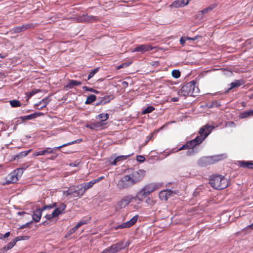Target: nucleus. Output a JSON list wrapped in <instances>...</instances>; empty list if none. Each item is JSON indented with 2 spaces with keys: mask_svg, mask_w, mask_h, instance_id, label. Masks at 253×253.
I'll use <instances>...</instances> for the list:
<instances>
[{
  "mask_svg": "<svg viewBox=\"0 0 253 253\" xmlns=\"http://www.w3.org/2000/svg\"><path fill=\"white\" fill-rule=\"evenodd\" d=\"M145 175L144 169L133 171L121 177L117 182V187L120 190L129 188L142 180Z\"/></svg>",
  "mask_w": 253,
  "mask_h": 253,
  "instance_id": "obj_1",
  "label": "nucleus"
},
{
  "mask_svg": "<svg viewBox=\"0 0 253 253\" xmlns=\"http://www.w3.org/2000/svg\"><path fill=\"white\" fill-rule=\"evenodd\" d=\"M214 128L213 126L208 124L203 126L199 131L200 136H197L195 138L186 142L189 149L193 148L201 143Z\"/></svg>",
  "mask_w": 253,
  "mask_h": 253,
  "instance_id": "obj_2",
  "label": "nucleus"
},
{
  "mask_svg": "<svg viewBox=\"0 0 253 253\" xmlns=\"http://www.w3.org/2000/svg\"><path fill=\"white\" fill-rule=\"evenodd\" d=\"M209 183L213 189L222 190L227 187L229 181L223 175L213 174L210 177Z\"/></svg>",
  "mask_w": 253,
  "mask_h": 253,
  "instance_id": "obj_3",
  "label": "nucleus"
},
{
  "mask_svg": "<svg viewBox=\"0 0 253 253\" xmlns=\"http://www.w3.org/2000/svg\"><path fill=\"white\" fill-rule=\"evenodd\" d=\"M196 84V82L194 81L187 83L181 87L178 91V94L180 96H196L200 90Z\"/></svg>",
  "mask_w": 253,
  "mask_h": 253,
  "instance_id": "obj_4",
  "label": "nucleus"
},
{
  "mask_svg": "<svg viewBox=\"0 0 253 253\" xmlns=\"http://www.w3.org/2000/svg\"><path fill=\"white\" fill-rule=\"evenodd\" d=\"M161 184L156 183H151L145 185L136 194L135 199L142 201L147 196L159 189Z\"/></svg>",
  "mask_w": 253,
  "mask_h": 253,
  "instance_id": "obj_5",
  "label": "nucleus"
},
{
  "mask_svg": "<svg viewBox=\"0 0 253 253\" xmlns=\"http://www.w3.org/2000/svg\"><path fill=\"white\" fill-rule=\"evenodd\" d=\"M82 141V139H77L74 141H72L71 142L65 143L60 146L58 147H55L54 148H50V147H46L44 148V149L35 152L33 154L34 156H43V155H47L51 154H53L55 151L56 150H59L61 148L66 147L67 146L74 144L75 143H78Z\"/></svg>",
  "mask_w": 253,
  "mask_h": 253,
  "instance_id": "obj_6",
  "label": "nucleus"
},
{
  "mask_svg": "<svg viewBox=\"0 0 253 253\" xmlns=\"http://www.w3.org/2000/svg\"><path fill=\"white\" fill-rule=\"evenodd\" d=\"M23 172V169L22 168H18L14 170L8 175L6 183L8 184L15 183L18 180Z\"/></svg>",
  "mask_w": 253,
  "mask_h": 253,
  "instance_id": "obj_7",
  "label": "nucleus"
},
{
  "mask_svg": "<svg viewBox=\"0 0 253 253\" xmlns=\"http://www.w3.org/2000/svg\"><path fill=\"white\" fill-rule=\"evenodd\" d=\"M125 248L126 246L124 245V242H120L113 244L110 247L104 250L101 253H117Z\"/></svg>",
  "mask_w": 253,
  "mask_h": 253,
  "instance_id": "obj_8",
  "label": "nucleus"
},
{
  "mask_svg": "<svg viewBox=\"0 0 253 253\" xmlns=\"http://www.w3.org/2000/svg\"><path fill=\"white\" fill-rule=\"evenodd\" d=\"M218 160L217 156L204 157L199 160L198 164L200 166L204 167L213 164Z\"/></svg>",
  "mask_w": 253,
  "mask_h": 253,
  "instance_id": "obj_9",
  "label": "nucleus"
},
{
  "mask_svg": "<svg viewBox=\"0 0 253 253\" xmlns=\"http://www.w3.org/2000/svg\"><path fill=\"white\" fill-rule=\"evenodd\" d=\"M135 198L131 195H127L124 197L117 203V206L118 208L122 209L126 207L129 204L132 202V200Z\"/></svg>",
  "mask_w": 253,
  "mask_h": 253,
  "instance_id": "obj_10",
  "label": "nucleus"
},
{
  "mask_svg": "<svg viewBox=\"0 0 253 253\" xmlns=\"http://www.w3.org/2000/svg\"><path fill=\"white\" fill-rule=\"evenodd\" d=\"M85 127L88 128L96 131L105 129L107 126L103 125L100 121H93L87 124L85 126Z\"/></svg>",
  "mask_w": 253,
  "mask_h": 253,
  "instance_id": "obj_11",
  "label": "nucleus"
},
{
  "mask_svg": "<svg viewBox=\"0 0 253 253\" xmlns=\"http://www.w3.org/2000/svg\"><path fill=\"white\" fill-rule=\"evenodd\" d=\"M138 218V215H136L131 218L129 221L123 223L120 225H117L114 227L115 230H118L119 229H123L125 228H129L133 225L137 221Z\"/></svg>",
  "mask_w": 253,
  "mask_h": 253,
  "instance_id": "obj_12",
  "label": "nucleus"
},
{
  "mask_svg": "<svg viewBox=\"0 0 253 253\" xmlns=\"http://www.w3.org/2000/svg\"><path fill=\"white\" fill-rule=\"evenodd\" d=\"M78 22H94L97 21L98 19L96 16L84 14L79 16L77 18Z\"/></svg>",
  "mask_w": 253,
  "mask_h": 253,
  "instance_id": "obj_13",
  "label": "nucleus"
},
{
  "mask_svg": "<svg viewBox=\"0 0 253 253\" xmlns=\"http://www.w3.org/2000/svg\"><path fill=\"white\" fill-rule=\"evenodd\" d=\"M153 47L148 44H144L141 45H137L132 50V52H140L144 53L146 51H150L153 49Z\"/></svg>",
  "mask_w": 253,
  "mask_h": 253,
  "instance_id": "obj_14",
  "label": "nucleus"
},
{
  "mask_svg": "<svg viewBox=\"0 0 253 253\" xmlns=\"http://www.w3.org/2000/svg\"><path fill=\"white\" fill-rule=\"evenodd\" d=\"M35 26L36 25L32 23L23 24L22 26L15 27L14 29V32H23L27 30H32Z\"/></svg>",
  "mask_w": 253,
  "mask_h": 253,
  "instance_id": "obj_15",
  "label": "nucleus"
},
{
  "mask_svg": "<svg viewBox=\"0 0 253 253\" xmlns=\"http://www.w3.org/2000/svg\"><path fill=\"white\" fill-rule=\"evenodd\" d=\"M189 0H176L174 1L170 5L171 8H179L187 5L189 3Z\"/></svg>",
  "mask_w": 253,
  "mask_h": 253,
  "instance_id": "obj_16",
  "label": "nucleus"
},
{
  "mask_svg": "<svg viewBox=\"0 0 253 253\" xmlns=\"http://www.w3.org/2000/svg\"><path fill=\"white\" fill-rule=\"evenodd\" d=\"M48 98H44L41 100L39 103L34 105V108L38 110H41L46 106L49 103Z\"/></svg>",
  "mask_w": 253,
  "mask_h": 253,
  "instance_id": "obj_17",
  "label": "nucleus"
},
{
  "mask_svg": "<svg viewBox=\"0 0 253 253\" xmlns=\"http://www.w3.org/2000/svg\"><path fill=\"white\" fill-rule=\"evenodd\" d=\"M82 84L81 82L77 80H70L67 84L64 86V89L67 90L68 89H71L75 86H79Z\"/></svg>",
  "mask_w": 253,
  "mask_h": 253,
  "instance_id": "obj_18",
  "label": "nucleus"
},
{
  "mask_svg": "<svg viewBox=\"0 0 253 253\" xmlns=\"http://www.w3.org/2000/svg\"><path fill=\"white\" fill-rule=\"evenodd\" d=\"M171 194L172 191L170 190H164L159 193V196L161 200L167 201Z\"/></svg>",
  "mask_w": 253,
  "mask_h": 253,
  "instance_id": "obj_19",
  "label": "nucleus"
},
{
  "mask_svg": "<svg viewBox=\"0 0 253 253\" xmlns=\"http://www.w3.org/2000/svg\"><path fill=\"white\" fill-rule=\"evenodd\" d=\"M109 114L107 113H100L95 117L96 119L100 120L99 121L105 126H106L107 123L105 122L109 119Z\"/></svg>",
  "mask_w": 253,
  "mask_h": 253,
  "instance_id": "obj_20",
  "label": "nucleus"
},
{
  "mask_svg": "<svg viewBox=\"0 0 253 253\" xmlns=\"http://www.w3.org/2000/svg\"><path fill=\"white\" fill-rule=\"evenodd\" d=\"M238 165L241 168L253 169V163L252 161H239Z\"/></svg>",
  "mask_w": 253,
  "mask_h": 253,
  "instance_id": "obj_21",
  "label": "nucleus"
},
{
  "mask_svg": "<svg viewBox=\"0 0 253 253\" xmlns=\"http://www.w3.org/2000/svg\"><path fill=\"white\" fill-rule=\"evenodd\" d=\"M42 211V209H38L34 211L33 219L36 222H38L40 220Z\"/></svg>",
  "mask_w": 253,
  "mask_h": 253,
  "instance_id": "obj_22",
  "label": "nucleus"
},
{
  "mask_svg": "<svg viewBox=\"0 0 253 253\" xmlns=\"http://www.w3.org/2000/svg\"><path fill=\"white\" fill-rule=\"evenodd\" d=\"M77 188H78V186H73L68 188V190L63 191V195L65 197H69L70 198L72 194L74 193V191Z\"/></svg>",
  "mask_w": 253,
  "mask_h": 253,
  "instance_id": "obj_23",
  "label": "nucleus"
},
{
  "mask_svg": "<svg viewBox=\"0 0 253 253\" xmlns=\"http://www.w3.org/2000/svg\"><path fill=\"white\" fill-rule=\"evenodd\" d=\"M244 84L245 81L243 80H236L230 84V87L229 88V90L235 87H239L241 85Z\"/></svg>",
  "mask_w": 253,
  "mask_h": 253,
  "instance_id": "obj_24",
  "label": "nucleus"
},
{
  "mask_svg": "<svg viewBox=\"0 0 253 253\" xmlns=\"http://www.w3.org/2000/svg\"><path fill=\"white\" fill-rule=\"evenodd\" d=\"M15 241L13 240L8 243L6 246H5L2 249L0 250V253H4V252L7 251L12 249L15 245Z\"/></svg>",
  "mask_w": 253,
  "mask_h": 253,
  "instance_id": "obj_25",
  "label": "nucleus"
},
{
  "mask_svg": "<svg viewBox=\"0 0 253 253\" xmlns=\"http://www.w3.org/2000/svg\"><path fill=\"white\" fill-rule=\"evenodd\" d=\"M113 95H106L101 98L100 100V103H102V105H104L106 103H109L111 100L113 99Z\"/></svg>",
  "mask_w": 253,
  "mask_h": 253,
  "instance_id": "obj_26",
  "label": "nucleus"
},
{
  "mask_svg": "<svg viewBox=\"0 0 253 253\" xmlns=\"http://www.w3.org/2000/svg\"><path fill=\"white\" fill-rule=\"evenodd\" d=\"M253 116V109L246 111L241 113L239 115V118L240 119L247 118L250 116Z\"/></svg>",
  "mask_w": 253,
  "mask_h": 253,
  "instance_id": "obj_27",
  "label": "nucleus"
},
{
  "mask_svg": "<svg viewBox=\"0 0 253 253\" xmlns=\"http://www.w3.org/2000/svg\"><path fill=\"white\" fill-rule=\"evenodd\" d=\"M201 37H199L198 36H195L193 38H190L189 37H182L180 40V43L182 45H184V44H185L186 41H187V40L195 41V40H197L198 38H201Z\"/></svg>",
  "mask_w": 253,
  "mask_h": 253,
  "instance_id": "obj_28",
  "label": "nucleus"
},
{
  "mask_svg": "<svg viewBox=\"0 0 253 253\" xmlns=\"http://www.w3.org/2000/svg\"><path fill=\"white\" fill-rule=\"evenodd\" d=\"M129 156V155L119 156L114 159L113 162L112 163V165H116L118 162L126 160Z\"/></svg>",
  "mask_w": 253,
  "mask_h": 253,
  "instance_id": "obj_29",
  "label": "nucleus"
},
{
  "mask_svg": "<svg viewBox=\"0 0 253 253\" xmlns=\"http://www.w3.org/2000/svg\"><path fill=\"white\" fill-rule=\"evenodd\" d=\"M43 115V113H42V112H36V113L30 114L29 115H28V116H25L24 117V118L25 119L32 120V119H33L34 118H37L38 117L42 116Z\"/></svg>",
  "mask_w": 253,
  "mask_h": 253,
  "instance_id": "obj_30",
  "label": "nucleus"
},
{
  "mask_svg": "<svg viewBox=\"0 0 253 253\" xmlns=\"http://www.w3.org/2000/svg\"><path fill=\"white\" fill-rule=\"evenodd\" d=\"M81 189L77 188L74 191V192L71 196L70 198H76V199H78L82 197L84 193H81L80 192Z\"/></svg>",
  "mask_w": 253,
  "mask_h": 253,
  "instance_id": "obj_31",
  "label": "nucleus"
},
{
  "mask_svg": "<svg viewBox=\"0 0 253 253\" xmlns=\"http://www.w3.org/2000/svg\"><path fill=\"white\" fill-rule=\"evenodd\" d=\"M216 6V5L215 4H213L209 7L205 8L200 11L199 14V15H204V14L208 12L209 11H211L212 9H213L214 8H215Z\"/></svg>",
  "mask_w": 253,
  "mask_h": 253,
  "instance_id": "obj_32",
  "label": "nucleus"
},
{
  "mask_svg": "<svg viewBox=\"0 0 253 253\" xmlns=\"http://www.w3.org/2000/svg\"><path fill=\"white\" fill-rule=\"evenodd\" d=\"M96 99V96L94 94L89 95L85 102L86 104H90L94 102Z\"/></svg>",
  "mask_w": 253,
  "mask_h": 253,
  "instance_id": "obj_33",
  "label": "nucleus"
},
{
  "mask_svg": "<svg viewBox=\"0 0 253 253\" xmlns=\"http://www.w3.org/2000/svg\"><path fill=\"white\" fill-rule=\"evenodd\" d=\"M32 151V149H29L28 150H27V151H22V152H21L20 153H19L18 154H17L16 156V157L18 159H21V158H22L23 157H26V156H27V155L30 152H31Z\"/></svg>",
  "mask_w": 253,
  "mask_h": 253,
  "instance_id": "obj_34",
  "label": "nucleus"
},
{
  "mask_svg": "<svg viewBox=\"0 0 253 253\" xmlns=\"http://www.w3.org/2000/svg\"><path fill=\"white\" fill-rule=\"evenodd\" d=\"M94 184L95 182H94L93 180L90 181L89 182L85 184V185L83 187L84 192L91 188Z\"/></svg>",
  "mask_w": 253,
  "mask_h": 253,
  "instance_id": "obj_35",
  "label": "nucleus"
},
{
  "mask_svg": "<svg viewBox=\"0 0 253 253\" xmlns=\"http://www.w3.org/2000/svg\"><path fill=\"white\" fill-rule=\"evenodd\" d=\"M10 104L12 107H20L21 105L20 102L17 100H13L10 101Z\"/></svg>",
  "mask_w": 253,
  "mask_h": 253,
  "instance_id": "obj_36",
  "label": "nucleus"
},
{
  "mask_svg": "<svg viewBox=\"0 0 253 253\" xmlns=\"http://www.w3.org/2000/svg\"><path fill=\"white\" fill-rule=\"evenodd\" d=\"M155 110V108L152 106H149L144 109L143 112V114H146L152 112Z\"/></svg>",
  "mask_w": 253,
  "mask_h": 253,
  "instance_id": "obj_37",
  "label": "nucleus"
},
{
  "mask_svg": "<svg viewBox=\"0 0 253 253\" xmlns=\"http://www.w3.org/2000/svg\"><path fill=\"white\" fill-rule=\"evenodd\" d=\"M171 75L173 78L177 79L180 77L181 74L178 70H173L171 72Z\"/></svg>",
  "mask_w": 253,
  "mask_h": 253,
  "instance_id": "obj_38",
  "label": "nucleus"
},
{
  "mask_svg": "<svg viewBox=\"0 0 253 253\" xmlns=\"http://www.w3.org/2000/svg\"><path fill=\"white\" fill-rule=\"evenodd\" d=\"M98 70L99 68H96L90 72L87 77V80L90 79L98 71Z\"/></svg>",
  "mask_w": 253,
  "mask_h": 253,
  "instance_id": "obj_39",
  "label": "nucleus"
},
{
  "mask_svg": "<svg viewBox=\"0 0 253 253\" xmlns=\"http://www.w3.org/2000/svg\"><path fill=\"white\" fill-rule=\"evenodd\" d=\"M131 64V62H127V63H124L121 64V65L118 66L116 68L117 70H119L123 68H126V67H127L128 66H129Z\"/></svg>",
  "mask_w": 253,
  "mask_h": 253,
  "instance_id": "obj_40",
  "label": "nucleus"
},
{
  "mask_svg": "<svg viewBox=\"0 0 253 253\" xmlns=\"http://www.w3.org/2000/svg\"><path fill=\"white\" fill-rule=\"evenodd\" d=\"M176 152V150H175L174 149H173L172 150H166L164 152L163 155L165 156V157H167L168 156H169V155H170L171 154H172L174 152Z\"/></svg>",
  "mask_w": 253,
  "mask_h": 253,
  "instance_id": "obj_41",
  "label": "nucleus"
},
{
  "mask_svg": "<svg viewBox=\"0 0 253 253\" xmlns=\"http://www.w3.org/2000/svg\"><path fill=\"white\" fill-rule=\"evenodd\" d=\"M77 228L75 227V226L73 227L72 228H71V229H70L68 233H67V234L65 235V238H67L68 236H70L72 234H73V233H74L77 230Z\"/></svg>",
  "mask_w": 253,
  "mask_h": 253,
  "instance_id": "obj_42",
  "label": "nucleus"
},
{
  "mask_svg": "<svg viewBox=\"0 0 253 253\" xmlns=\"http://www.w3.org/2000/svg\"><path fill=\"white\" fill-rule=\"evenodd\" d=\"M66 208V205L64 203H60L57 208L62 213Z\"/></svg>",
  "mask_w": 253,
  "mask_h": 253,
  "instance_id": "obj_43",
  "label": "nucleus"
},
{
  "mask_svg": "<svg viewBox=\"0 0 253 253\" xmlns=\"http://www.w3.org/2000/svg\"><path fill=\"white\" fill-rule=\"evenodd\" d=\"M86 223H87V221L86 220H82V221H80L79 222H78L76 224L75 227L77 228V229H78V228H80L81 226H82V225L85 224Z\"/></svg>",
  "mask_w": 253,
  "mask_h": 253,
  "instance_id": "obj_44",
  "label": "nucleus"
},
{
  "mask_svg": "<svg viewBox=\"0 0 253 253\" xmlns=\"http://www.w3.org/2000/svg\"><path fill=\"white\" fill-rule=\"evenodd\" d=\"M52 216L54 217L58 216L59 214L62 213L57 208L52 212Z\"/></svg>",
  "mask_w": 253,
  "mask_h": 253,
  "instance_id": "obj_45",
  "label": "nucleus"
},
{
  "mask_svg": "<svg viewBox=\"0 0 253 253\" xmlns=\"http://www.w3.org/2000/svg\"><path fill=\"white\" fill-rule=\"evenodd\" d=\"M40 91V90L39 89H34L33 90H32L31 91H30L28 94V97L29 98H30L32 96H33L35 94L38 93V92H39Z\"/></svg>",
  "mask_w": 253,
  "mask_h": 253,
  "instance_id": "obj_46",
  "label": "nucleus"
},
{
  "mask_svg": "<svg viewBox=\"0 0 253 253\" xmlns=\"http://www.w3.org/2000/svg\"><path fill=\"white\" fill-rule=\"evenodd\" d=\"M83 89L86 91H90V92H94V93H98V91H97L96 90H95L92 88L88 87L87 86H84Z\"/></svg>",
  "mask_w": 253,
  "mask_h": 253,
  "instance_id": "obj_47",
  "label": "nucleus"
},
{
  "mask_svg": "<svg viewBox=\"0 0 253 253\" xmlns=\"http://www.w3.org/2000/svg\"><path fill=\"white\" fill-rule=\"evenodd\" d=\"M189 149L188 146L187 145V143L183 145L182 146H181L180 148H178L177 150H176V152L181 151L183 150H186Z\"/></svg>",
  "mask_w": 253,
  "mask_h": 253,
  "instance_id": "obj_48",
  "label": "nucleus"
},
{
  "mask_svg": "<svg viewBox=\"0 0 253 253\" xmlns=\"http://www.w3.org/2000/svg\"><path fill=\"white\" fill-rule=\"evenodd\" d=\"M56 205V204L54 203L53 206H51V205L45 206L43 207L42 209V211L45 210H46L47 209H51L52 208L55 207Z\"/></svg>",
  "mask_w": 253,
  "mask_h": 253,
  "instance_id": "obj_49",
  "label": "nucleus"
},
{
  "mask_svg": "<svg viewBox=\"0 0 253 253\" xmlns=\"http://www.w3.org/2000/svg\"><path fill=\"white\" fill-rule=\"evenodd\" d=\"M136 160L138 162L142 163L145 161V159L144 156L139 155V156H137Z\"/></svg>",
  "mask_w": 253,
  "mask_h": 253,
  "instance_id": "obj_50",
  "label": "nucleus"
},
{
  "mask_svg": "<svg viewBox=\"0 0 253 253\" xmlns=\"http://www.w3.org/2000/svg\"><path fill=\"white\" fill-rule=\"evenodd\" d=\"M153 133H151V134H150L149 135L147 136V140L145 143V145L147 144V143L150 140L152 139L153 136Z\"/></svg>",
  "mask_w": 253,
  "mask_h": 253,
  "instance_id": "obj_51",
  "label": "nucleus"
},
{
  "mask_svg": "<svg viewBox=\"0 0 253 253\" xmlns=\"http://www.w3.org/2000/svg\"><path fill=\"white\" fill-rule=\"evenodd\" d=\"M32 222V221H31V222H27V223L25 224H23L22 225H21L20 227V229H24L26 227H27L28 226H29V225Z\"/></svg>",
  "mask_w": 253,
  "mask_h": 253,
  "instance_id": "obj_52",
  "label": "nucleus"
},
{
  "mask_svg": "<svg viewBox=\"0 0 253 253\" xmlns=\"http://www.w3.org/2000/svg\"><path fill=\"white\" fill-rule=\"evenodd\" d=\"M23 239V237L22 236H19L16 237L15 239L13 240V241H15V244L19 241H20L21 240Z\"/></svg>",
  "mask_w": 253,
  "mask_h": 253,
  "instance_id": "obj_53",
  "label": "nucleus"
},
{
  "mask_svg": "<svg viewBox=\"0 0 253 253\" xmlns=\"http://www.w3.org/2000/svg\"><path fill=\"white\" fill-rule=\"evenodd\" d=\"M104 178V176H102L101 177H98V178H97L96 179L93 180V181L95 182V183H96L99 182V181H100L102 179H103Z\"/></svg>",
  "mask_w": 253,
  "mask_h": 253,
  "instance_id": "obj_54",
  "label": "nucleus"
},
{
  "mask_svg": "<svg viewBox=\"0 0 253 253\" xmlns=\"http://www.w3.org/2000/svg\"><path fill=\"white\" fill-rule=\"evenodd\" d=\"M45 218L48 220H51L52 218L54 217V216H52V213L49 214H46L45 216Z\"/></svg>",
  "mask_w": 253,
  "mask_h": 253,
  "instance_id": "obj_55",
  "label": "nucleus"
},
{
  "mask_svg": "<svg viewBox=\"0 0 253 253\" xmlns=\"http://www.w3.org/2000/svg\"><path fill=\"white\" fill-rule=\"evenodd\" d=\"M145 203L147 204L151 205L152 203H153V201L150 198H149L146 200Z\"/></svg>",
  "mask_w": 253,
  "mask_h": 253,
  "instance_id": "obj_56",
  "label": "nucleus"
},
{
  "mask_svg": "<svg viewBox=\"0 0 253 253\" xmlns=\"http://www.w3.org/2000/svg\"><path fill=\"white\" fill-rule=\"evenodd\" d=\"M10 235V232H6L4 235H2V238H6L8 237Z\"/></svg>",
  "mask_w": 253,
  "mask_h": 253,
  "instance_id": "obj_57",
  "label": "nucleus"
},
{
  "mask_svg": "<svg viewBox=\"0 0 253 253\" xmlns=\"http://www.w3.org/2000/svg\"><path fill=\"white\" fill-rule=\"evenodd\" d=\"M179 100L178 97H172L170 99L171 102H177Z\"/></svg>",
  "mask_w": 253,
  "mask_h": 253,
  "instance_id": "obj_58",
  "label": "nucleus"
},
{
  "mask_svg": "<svg viewBox=\"0 0 253 253\" xmlns=\"http://www.w3.org/2000/svg\"><path fill=\"white\" fill-rule=\"evenodd\" d=\"M26 212L25 211H19L17 212V214L19 215H24L25 214H26Z\"/></svg>",
  "mask_w": 253,
  "mask_h": 253,
  "instance_id": "obj_59",
  "label": "nucleus"
},
{
  "mask_svg": "<svg viewBox=\"0 0 253 253\" xmlns=\"http://www.w3.org/2000/svg\"><path fill=\"white\" fill-rule=\"evenodd\" d=\"M69 166L70 167H76V166H77V165L73 164V163H71V164H70Z\"/></svg>",
  "mask_w": 253,
  "mask_h": 253,
  "instance_id": "obj_60",
  "label": "nucleus"
},
{
  "mask_svg": "<svg viewBox=\"0 0 253 253\" xmlns=\"http://www.w3.org/2000/svg\"><path fill=\"white\" fill-rule=\"evenodd\" d=\"M5 57V56H3L1 53H0V58H4Z\"/></svg>",
  "mask_w": 253,
  "mask_h": 253,
  "instance_id": "obj_61",
  "label": "nucleus"
},
{
  "mask_svg": "<svg viewBox=\"0 0 253 253\" xmlns=\"http://www.w3.org/2000/svg\"><path fill=\"white\" fill-rule=\"evenodd\" d=\"M99 105H102V103H100V101L96 103V106H98Z\"/></svg>",
  "mask_w": 253,
  "mask_h": 253,
  "instance_id": "obj_62",
  "label": "nucleus"
},
{
  "mask_svg": "<svg viewBox=\"0 0 253 253\" xmlns=\"http://www.w3.org/2000/svg\"><path fill=\"white\" fill-rule=\"evenodd\" d=\"M250 98L253 99V94L250 96Z\"/></svg>",
  "mask_w": 253,
  "mask_h": 253,
  "instance_id": "obj_63",
  "label": "nucleus"
},
{
  "mask_svg": "<svg viewBox=\"0 0 253 253\" xmlns=\"http://www.w3.org/2000/svg\"><path fill=\"white\" fill-rule=\"evenodd\" d=\"M2 239V235L0 234V239Z\"/></svg>",
  "mask_w": 253,
  "mask_h": 253,
  "instance_id": "obj_64",
  "label": "nucleus"
}]
</instances>
